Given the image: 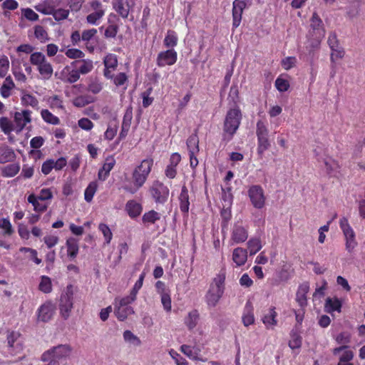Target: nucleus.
<instances>
[{
    "mask_svg": "<svg viewBox=\"0 0 365 365\" xmlns=\"http://www.w3.org/2000/svg\"><path fill=\"white\" fill-rule=\"evenodd\" d=\"M277 316V314L275 312V307H272L269 309V313L265 314L262 318V322L267 327L275 326L277 323L276 319Z\"/></svg>",
    "mask_w": 365,
    "mask_h": 365,
    "instance_id": "44",
    "label": "nucleus"
},
{
    "mask_svg": "<svg viewBox=\"0 0 365 365\" xmlns=\"http://www.w3.org/2000/svg\"><path fill=\"white\" fill-rule=\"evenodd\" d=\"M309 291V284L304 282L299 284L296 293V302L301 308H304L307 305V294Z\"/></svg>",
    "mask_w": 365,
    "mask_h": 365,
    "instance_id": "17",
    "label": "nucleus"
},
{
    "mask_svg": "<svg viewBox=\"0 0 365 365\" xmlns=\"http://www.w3.org/2000/svg\"><path fill=\"white\" fill-rule=\"evenodd\" d=\"M41 115L43 120L47 123L51 125H58L60 123L59 118L57 116L54 115L48 109L41 110Z\"/></svg>",
    "mask_w": 365,
    "mask_h": 365,
    "instance_id": "48",
    "label": "nucleus"
},
{
    "mask_svg": "<svg viewBox=\"0 0 365 365\" xmlns=\"http://www.w3.org/2000/svg\"><path fill=\"white\" fill-rule=\"evenodd\" d=\"M180 351L189 358L194 360L202 361L204 360L200 354V350L197 347L191 346L190 345L183 344L180 346Z\"/></svg>",
    "mask_w": 365,
    "mask_h": 365,
    "instance_id": "32",
    "label": "nucleus"
},
{
    "mask_svg": "<svg viewBox=\"0 0 365 365\" xmlns=\"http://www.w3.org/2000/svg\"><path fill=\"white\" fill-rule=\"evenodd\" d=\"M178 38L177 34L173 30H168L165 36L163 44L168 49H173L177 46Z\"/></svg>",
    "mask_w": 365,
    "mask_h": 365,
    "instance_id": "39",
    "label": "nucleus"
},
{
    "mask_svg": "<svg viewBox=\"0 0 365 365\" xmlns=\"http://www.w3.org/2000/svg\"><path fill=\"white\" fill-rule=\"evenodd\" d=\"M21 167L19 163H11L0 168L1 175L4 178H13L20 171Z\"/></svg>",
    "mask_w": 365,
    "mask_h": 365,
    "instance_id": "33",
    "label": "nucleus"
},
{
    "mask_svg": "<svg viewBox=\"0 0 365 365\" xmlns=\"http://www.w3.org/2000/svg\"><path fill=\"white\" fill-rule=\"evenodd\" d=\"M160 219V214L152 210L145 212L142 217L144 224H154Z\"/></svg>",
    "mask_w": 365,
    "mask_h": 365,
    "instance_id": "45",
    "label": "nucleus"
},
{
    "mask_svg": "<svg viewBox=\"0 0 365 365\" xmlns=\"http://www.w3.org/2000/svg\"><path fill=\"white\" fill-rule=\"evenodd\" d=\"M315 155L318 161H322L324 164L326 173L329 178L339 179L341 176V165L338 160L331 156L322 158L317 150H314Z\"/></svg>",
    "mask_w": 365,
    "mask_h": 365,
    "instance_id": "8",
    "label": "nucleus"
},
{
    "mask_svg": "<svg viewBox=\"0 0 365 365\" xmlns=\"http://www.w3.org/2000/svg\"><path fill=\"white\" fill-rule=\"evenodd\" d=\"M225 269L221 270L220 272L213 279L205 296L206 302L209 306L215 307L221 298L225 290Z\"/></svg>",
    "mask_w": 365,
    "mask_h": 365,
    "instance_id": "3",
    "label": "nucleus"
},
{
    "mask_svg": "<svg viewBox=\"0 0 365 365\" xmlns=\"http://www.w3.org/2000/svg\"><path fill=\"white\" fill-rule=\"evenodd\" d=\"M22 16L30 21H36L38 20V14L30 8L21 9Z\"/></svg>",
    "mask_w": 365,
    "mask_h": 365,
    "instance_id": "61",
    "label": "nucleus"
},
{
    "mask_svg": "<svg viewBox=\"0 0 365 365\" xmlns=\"http://www.w3.org/2000/svg\"><path fill=\"white\" fill-rule=\"evenodd\" d=\"M7 343L9 351L13 355L17 354L23 350L22 336L19 331H9L7 334Z\"/></svg>",
    "mask_w": 365,
    "mask_h": 365,
    "instance_id": "13",
    "label": "nucleus"
},
{
    "mask_svg": "<svg viewBox=\"0 0 365 365\" xmlns=\"http://www.w3.org/2000/svg\"><path fill=\"white\" fill-rule=\"evenodd\" d=\"M0 128L6 134L9 135L14 130V125L6 117L0 118Z\"/></svg>",
    "mask_w": 365,
    "mask_h": 365,
    "instance_id": "54",
    "label": "nucleus"
},
{
    "mask_svg": "<svg viewBox=\"0 0 365 365\" xmlns=\"http://www.w3.org/2000/svg\"><path fill=\"white\" fill-rule=\"evenodd\" d=\"M262 242L259 237L251 238L247 242V248L250 255L257 254L262 249Z\"/></svg>",
    "mask_w": 365,
    "mask_h": 365,
    "instance_id": "43",
    "label": "nucleus"
},
{
    "mask_svg": "<svg viewBox=\"0 0 365 365\" xmlns=\"http://www.w3.org/2000/svg\"><path fill=\"white\" fill-rule=\"evenodd\" d=\"M310 27L312 29L313 35L315 36V40L319 43L325 35V29L322 20L316 12L312 14L310 19Z\"/></svg>",
    "mask_w": 365,
    "mask_h": 365,
    "instance_id": "15",
    "label": "nucleus"
},
{
    "mask_svg": "<svg viewBox=\"0 0 365 365\" xmlns=\"http://www.w3.org/2000/svg\"><path fill=\"white\" fill-rule=\"evenodd\" d=\"M113 8L123 19H127L130 12L128 0H113Z\"/></svg>",
    "mask_w": 365,
    "mask_h": 365,
    "instance_id": "24",
    "label": "nucleus"
},
{
    "mask_svg": "<svg viewBox=\"0 0 365 365\" xmlns=\"http://www.w3.org/2000/svg\"><path fill=\"white\" fill-rule=\"evenodd\" d=\"M21 104L24 106H31L36 109L38 108L39 103L38 99L34 96L25 91H21Z\"/></svg>",
    "mask_w": 365,
    "mask_h": 365,
    "instance_id": "35",
    "label": "nucleus"
},
{
    "mask_svg": "<svg viewBox=\"0 0 365 365\" xmlns=\"http://www.w3.org/2000/svg\"><path fill=\"white\" fill-rule=\"evenodd\" d=\"M34 36L41 43H45L49 40L48 32L40 25L34 26Z\"/></svg>",
    "mask_w": 365,
    "mask_h": 365,
    "instance_id": "50",
    "label": "nucleus"
},
{
    "mask_svg": "<svg viewBox=\"0 0 365 365\" xmlns=\"http://www.w3.org/2000/svg\"><path fill=\"white\" fill-rule=\"evenodd\" d=\"M65 55L74 61L81 60L85 56V53L78 48H68L66 51Z\"/></svg>",
    "mask_w": 365,
    "mask_h": 365,
    "instance_id": "58",
    "label": "nucleus"
},
{
    "mask_svg": "<svg viewBox=\"0 0 365 365\" xmlns=\"http://www.w3.org/2000/svg\"><path fill=\"white\" fill-rule=\"evenodd\" d=\"M160 296V301L163 306V309L166 312H170L172 309V301L170 297V292L163 294Z\"/></svg>",
    "mask_w": 365,
    "mask_h": 365,
    "instance_id": "62",
    "label": "nucleus"
},
{
    "mask_svg": "<svg viewBox=\"0 0 365 365\" xmlns=\"http://www.w3.org/2000/svg\"><path fill=\"white\" fill-rule=\"evenodd\" d=\"M199 319V313L197 310H192L189 312L188 316L185 319V323L189 329L195 328Z\"/></svg>",
    "mask_w": 365,
    "mask_h": 365,
    "instance_id": "46",
    "label": "nucleus"
},
{
    "mask_svg": "<svg viewBox=\"0 0 365 365\" xmlns=\"http://www.w3.org/2000/svg\"><path fill=\"white\" fill-rule=\"evenodd\" d=\"M76 63L73 61L70 65L66 66L59 73V79L66 83H74L80 79Z\"/></svg>",
    "mask_w": 365,
    "mask_h": 365,
    "instance_id": "11",
    "label": "nucleus"
},
{
    "mask_svg": "<svg viewBox=\"0 0 365 365\" xmlns=\"http://www.w3.org/2000/svg\"><path fill=\"white\" fill-rule=\"evenodd\" d=\"M178 60V53L174 49H168L160 51L156 58V64L158 67L174 65Z\"/></svg>",
    "mask_w": 365,
    "mask_h": 365,
    "instance_id": "14",
    "label": "nucleus"
},
{
    "mask_svg": "<svg viewBox=\"0 0 365 365\" xmlns=\"http://www.w3.org/2000/svg\"><path fill=\"white\" fill-rule=\"evenodd\" d=\"M53 19L57 21H61L66 19L69 15V10L64 9H58L53 11L51 13Z\"/></svg>",
    "mask_w": 365,
    "mask_h": 365,
    "instance_id": "60",
    "label": "nucleus"
},
{
    "mask_svg": "<svg viewBox=\"0 0 365 365\" xmlns=\"http://www.w3.org/2000/svg\"><path fill=\"white\" fill-rule=\"evenodd\" d=\"M71 285L68 286L65 294H61L59 303L60 313L65 319H68L73 309V292Z\"/></svg>",
    "mask_w": 365,
    "mask_h": 365,
    "instance_id": "9",
    "label": "nucleus"
},
{
    "mask_svg": "<svg viewBox=\"0 0 365 365\" xmlns=\"http://www.w3.org/2000/svg\"><path fill=\"white\" fill-rule=\"evenodd\" d=\"M186 144L189 153H199V138L197 136V130L195 131V133L188 137Z\"/></svg>",
    "mask_w": 365,
    "mask_h": 365,
    "instance_id": "38",
    "label": "nucleus"
},
{
    "mask_svg": "<svg viewBox=\"0 0 365 365\" xmlns=\"http://www.w3.org/2000/svg\"><path fill=\"white\" fill-rule=\"evenodd\" d=\"M227 202V196L225 188L222 187V201L221 205H218L219 208L220 209V215L222 219L221 227H222V232L223 234L225 233L227 230V225L228 222V212L227 209L225 207V205L224 202Z\"/></svg>",
    "mask_w": 365,
    "mask_h": 365,
    "instance_id": "23",
    "label": "nucleus"
},
{
    "mask_svg": "<svg viewBox=\"0 0 365 365\" xmlns=\"http://www.w3.org/2000/svg\"><path fill=\"white\" fill-rule=\"evenodd\" d=\"M256 135L257 138V155L260 158H262L264 153L271 146L269 139V130L266 121L259 120L257 122Z\"/></svg>",
    "mask_w": 365,
    "mask_h": 365,
    "instance_id": "4",
    "label": "nucleus"
},
{
    "mask_svg": "<svg viewBox=\"0 0 365 365\" xmlns=\"http://www.w3.org/2000/svg\"><path fill=\"white\" fill-rule=\"evenodd\" d=\"M27 201L33 205L34 211L40 215L46 212L48 207V203L40 202V199H38L34 193H31L28 196Z\"/></svg>",
    "mask_w": 365,
    "mask_h": 365,
    "instance_id": "30",
    "label": "nucleus"
},
{
    "mask_svg": "<svg viewBox=\"0 0 365 365\" xmlns=\"http://www.w3.org/2000/svg\"><path fill=\"white\" fill-rule=\"evenodd\" d=\"M331 53L330 56V60L332 64V67H335V61L338 59H341L345 54V51L341 46H338L337 48H334L331 49Z\"/></svg>",
    "mask_w": 365,
    "mask_h": 365,
    "instance_id": "56",
    "label": "nucleus"
},
{
    "mask_svg": "<svg viewBox=\"0 0 365 365\" xmlns=\"http://www.w3.org/2000/svg\"><path fill=\"white\" fill-rule=\"evenodd\" d=\"M73 61L76 63L77 70L80 76L86 75L91 73L94 68L93 61L89 58H83L81 60H76Z\"/></svg>",
    "mask_w": 365,
    "mask_h": 365,
    "instance_id": "26",
    "label": "nucleus"
},
{
    "mask_svg": "<svg viewBox=\"0 0 365 365\" xmlns=\"http://www.w3.org/2000/svg\"><path fill=\"white\" fill-rule=\"evenodd\" d=\"M16 158L14 150L8 145L0 146V164L11 163Z\"/></svg>",
    "mask_w": 365,
    "mask_h": 365,
    "instance_id": "25",
    "label": "nucleus"
},
{
    "mask_svg": "<svg viewBox=\"0 0 365 365\" xmlns=\"http://www.w3.org/2000/svg\"><path fill=\"white\" fill-rule=\"evenodd\" d=\"M93 102H94V98L89 95H81L72 100L73 105L77 108L85 107Z\"/></svg>",
    "mask_w": 365,
    "mask_h": 365,
    "instance_id": "40",
    "label": "nucleus"
},
{
    "mask_svg": "<svg viewBox=\"0 0 365 365\" xmlns=\"http://www.w3.org/2000/svg\"><path fill=\"white\" fill-rule=\"evenodd\" d=\"M105 11H93L86 16V21L91 25H97L105 15Z\"/></svg>",
    "mask_w": 365,
    "mask_h": 365,
    "instance_id": "53",
    "label": "nucleus"
},
{
    "mask_svg": "<svg viewBox=\"0 0 365 365\" xmlns=\"http://www.w3.org/2000/svg\"><path fill=\"white\" fill-rule=\"evenodd\" d=\"M123 338L125 341L132 343L135 346H140L141 344L140 339L130 330H125L123 332Z\"/></svg>",
    "mask_w": 365,
    "mask_h": 365,
    "instance_id": "64",
    "label": "nucleus"
},
{
    "mask_svg": "<svg viewBox=\"0 0 365 365\" xmlns=\"http://www.w3.org/2000/svg\"><path fill=\"white\" fill-rule=\"evenodd\" d=\"M336 342L340 345H348L351 341V334L348 331H343L334 336Z\"/></svg>",
    "mask_w": 365,
    "mask_h": 365,
    "instance_id": "49",
    "label": "nucleus"
},
{
    "mask_svg": "<svg viewBox=\"0 0 365 365\" xmlns=\"http://www.w3.org/2000/svg\"><path fill=\"white\" fill-rule=\"evenodd\" d=\"M98 230L101 232V233L103 235L105 242L106 244H110L112 238H113V233L110 229V227L108 226V225L105 223H100L98 225Z\"/></svg>",
    "mask_w": 365,
    "mask_h": 365,
    "instance_id": "57",
    "label": "nucleus"
},
{
    "mask_svg": "<svg viewBox=\"0 0 365 365\" xmlns=\"http://www.w3.org/2000/svg\"><path fill=\"white\" fill-rule=\"evenodd\" d=\"M115 164V160L113 156L106 158L103 166L98 170V179L101 181H105L109 176L110 172Z\"/></svg>",
    "mask_w": 365,
    "mask_h": 365,
    "instance_id": "18",
    "label": "nucleus"
},
{
    "mask_svg": "<svg viewBox=\"0 0 365 365\" xmlns=\"http://www.w3.org/2000/svg\"><path fill=\"white\" fill-rule=\"evenodd\" d=\"M114 305V314L116 318L120 322H123L128 316L134 314L133 308L130 306L123 307L117 304Z\"/></svg>",
    "mask_w": 365,
    "mask_h": 365,
    "instance_id": "31",
    "label": "nucleus"
},
{
    "mask_svg": "<svg viewBox=\"0 0 365 365\" xmlns=\"http://www.w3.org/2000/svg\"><path fill=\"white\" fill-rule=\"evenodd\" d=\"M30 62L32 65L37 66V70L43 80H48L51 78L53 73V66L41 52L31 53Z\"/></svg>",
    "mask_w": 365,
    "mask_h": 365,
    "instance_id": "5",
    "label": "nucleus"
},
{
    "mask_svg": "<svg viewBox=\"0 0 365 365\" xmlns=\"http://www.w3.org/2000/svg\"><path fill=\"white\" fill-rule=\"evenodd\" d=\"M339 227L344 237L345 249L349 254H351L358 245L356 233L346 217L340 219Z\"/></svg>",
    "mask_w": 365,
    "mask_h": 365,
    "instance_id": "7",
    "label": "nucleus"
},
{
    "mask_svg": "<svg viewBox=\"0 0 365 365\" xmlns=\"http://www.w3.org/2000/svg\"><path fill=\"white\" fill-rule=\"evenodd\" d=\"M225 269L221 270L220 272L213 279L205 296L206 302L209 306L215 307L221 298L225 290Z\"/></svg>",
    "mask_w": 365,
    "mask_h": 365,
    "instance_id": "2",
    "label": "nucleus"
},
{
    "mask_svg": "<svg viewBox=\"0 0 365 365\" xmlns=\"http://www.w3.org/2000/svg\"><path fill=\"white\" fill-rule=\"evenodd\" d=\"M247 259V251L245 249L238 247L234 250L232 254V260L237 266L245 264Z\"/></svg>",
    "mask_w": 365,
    "mask_h": 365,
    "instance_id": "34",
    "label": "nucleus"
},
{
    "mask_svg": "<svg viewBox=\"0 0 365 365\" xmlns=\"http://www.w3.org/2000/svg\"><path fill=\"white\" fill-rule=\"evenodd\" d=\"M41 292L48 294L52 292V282L49 277L43 275L41 277V282L38 285Z\"/></svg>",
    "mask_w": 365,
    "mask_h": 365,
    "instance_id": "47",
    "label": "nucleus"
},
{
    "mask_svg": "<svg viewBox=\"0 0 365 365\" xmlns=\"http://www.w3.org/2000/svg\"><path fill=\"white\" fill-rule=\"evenodd\" d=\"M302 344V337L297 331L292 330L290 333V340L288 345L290 349H299Z\"/></svg>",
    "mask_w": 365,
    "mask_h": 365,
    "instance_id": "42",
    "label": "nucleus"
},
{
    "mask_svg": "<svg viewBox=\"0 0 365 365\" xmlns=\"http://www.w3.org/2000/svg\"><path fill=\"white\" fill-rule=\"evenodd\" d=\"M34 168L32 166H29V165H24L21 173L19 176H18L14 180H18L20 178L24 179H30L34 176Z\"/></svg>",
    "mask_w": 365,
    "mask_h": 365,
    "instance_id": "59",
    "label": "nucleus"
},
{
    "mask_svg": "<svg viewBox=\"0 0 365 365\" xmlns=\"http://www.w3.org/2000/svg\"><path fill=\"white\" fill-rule=\"evenodd\" d=\"M67 248V255L70 259L73 260L76 258L79 252L78 240L74 237H69L66 242Z\"/></svg>",
    "mask_w": 365,
    "mask_h": 365,
    "instance_id": "27",
    "label": "nucleus"
},
{
    "mask_svg": "<svg viewBox=\"0 0 365 365\" xmlns=\"http://www.w3.org/2000/svg\"><path fill=\"white\" fill-rule=\"evenodd\" d=\"M247 0H235L232 3V26L237 28L242 20L243 10L247 6Z\"/></svg>",
    "mask_w": 365,
    "mask_h": 365,
    "instance_id": "16",
    "label": "nucleus"
},
{
    "mask_svg": "<svg viewBox=\"0 0 365 365\" xmlns=\"http://www.w3.org/2000/svg\"><path fill=\"white\" fill-rule=\"evenodd\" d=\"M125 210L130 218L135 219L140 215L143 205L135 200H130L126 202Z\"/></svg>",
    "mask_w": 365,
    "mask_h": 365,
    "instance_id": "21",
    "label": "nucleus"
},
{
    "mask_svg": "<svg viewBox=\"0 0 365 365\" xmlns=\"http://www.w3.org/2000/svg\"><path fill=\"white\" fill-rule=\"evenodd\" d=\"M247 237V230L242 225H235L232 230V240L236 243H240L246 241Z\"/></svg>",
    "mask_w": 365,
    "mask_h": 365,
    "instance_id": "28",
    "label": "nucleus"
},
{
    "mask_svg": "<svg viewBox=\"0 0 365 365\" xmlns=\"http://www.w3.org/2000/svg\"><path fill=\"white\" fill-rule=\"evenodd\" d=\"M9 68V61L7 56H2L0 58V78L6 76Z\"/></svg>",
    "mask_w": 365,
    "mask_h": 365,
    "instance_id": "63",
    "label": "nucleus"
},
{
    "mask_svg": "<svg viewBox=\"0 0 365 365\" xmlns=\"http://www.w3.org/2000/svg\"><path fill=\"white\" fill-rule=\"evenodd\" d=\"M104 66L114 71L118 66V59L115 54L109 53L106 56L103 60Z\"/></svg>",
    "mask_w": 365,
    "mask_h": 365,
    "instance_id": "55",
    "label": "nucleus"
},
{
    "mask_svg": "<svg viewBox=\"0 0 365 365\" xmlns=\"http://www.w3.org/2000/svg\"><path fill=\"white\" fill-rule=\"evenodd\" d=\"M98 184L96 180L91 181L84 191V199L87 202H91L98 190Z\"/></svg>",
    "mask_w": 365,
    "mask_h": 365,
    "instance_id": "41",
    "label": "nucleus"
},
{
    "mask_svg": "<svg viewBox=\"0 0 365 365\" xmlns=\"http://www.w3.org/2000/svg\"><path fill=\"white\" fill-rule=\"evenodd\" d=\"M154 160L151 157L143 159L139 165L135 166L132 172L131 178H125L129 184L123 185V189L130 194L136 193L146 182L153 167Z\"/></svg>",
    "mask_w": 365,
    "mask_h": 365,
    "instance_id": "1",
    "label": "nucleus"
},
{
    "mask_svg": "<svg viewBox=\"0 0 365 365\" xmlns=\"http://www.w3.org/2000/svg\"><path fill=\"white\" fill-rule=\"evenodd\" d=\"M31 122V111L29 110H23L20 112L16 111L14 114V131L16 133L21 132L28 123Z\"/></svg>",
    "mask_w": 365,
    "mask_h": 365,
    "instance_id": "12",
    "label": "nucleus"
},
{
    "mask_svg": "<svg viewBox=\"0 0 365 365\" xmlns=\"http://www.w3.org/2000/svg\"><path fill=\"white\" fill-rule=\"evenodd\" d=\"M242 322L245 327H248L255 322L253 307L250 302H247L245 304L242 315Z\"/></svg>",
    "mask_w": 365,
    "mask_h": 365,
    "instance_id": "37",
    "label": "nucleus"
},
{
    "mask_svg": "<svg viewBox=\"0 0 365 365\" xmlns=\"http://www.w3.org/2000/svg\"><path fill=\"white\" fill-rule=\"evenodd\" d=\"M148 192L157 205H164L168 200L170 190L163 182L155 180L149 187Z\"/></svg>",
    "mask_w": 365,
    "mask_h": 365,
    "instance_id": "6",
    "label": "nucleus"
},
{
    "mask_svg": "<svg viewBox=\"0 0 365 365\" xmlns=\"http://www.w3.org/2000/svg\"><path fill=\"white\" fill-rule=\"evenodd\" d=\"M248 196L252 205L257 209H262L265 205L266 197L262 187L258 185L250 187Z\"/></svg>",
    "mask_w": 365,
    "mask_h": 365,
    "instance_id": "10",
    "label": "nucleus"
},
{
    "mask_svg": "<svg viewBox=\"0 0 365 365\" xmlns=\"http://www.w3.org/2000/svg\"><path fill=\"white\" fill-rule=\"evenodd\" d=\"M0 228L4 230V235L11 236L14 233V229L9 217L0 218Z\"/></svg>",
    "mask_w": 365,
    "mask_h": 365,
    "instance_id": "51",
    "label": "nucleus"
},
{
    "mask_svg": "<svg viewBox=\"0 0 365 365\" xmlns=\"http://www.w3.org/2000/svg\"><path fill=\"white\" fill-rule=\"evenodd\" d=\"M180 210L185 215H187L190 208V197L188 190L185 185L181 188V192L178 197Z\"/></svg>",
    "mask_w": 365,
    "mask_h": 365,
    "instance_id": "22",
    "label": "nucleus"
},
{
    "mask_svg": "<svg viewBox=\"0 0 365 365\" xmlns=\"http://www.w3.org/2000/svg\"><path fill=\"white\" fill-rule=\"evenodd\" d=\"M27 201L33 205L34 211L40 215L46 212L48 207V203L40 202V199H38L34 193H31L28 196Z\"/></svg>",
    "mask_w": 365,
    "mask_h": 365,
    "instance_id": "29",
    "label": "nucleus"
},
{
    "mask_svg": "<svg viewBox=\"0 0 365 365\" xmlns=\"http://www.w3.org/2000/svg\"><path fill=\"white\" fill-rule=\"evenodd\" d=\"M48 102L51 109H64L63 101L62 98L58 95H54L53 96L49 97V98L48 99Z\"/></svg>",
    "mask_w": 365,
    "mask_h": 365,
    "instance_id": "52",
    "label": "nucleus"
},
{
    "mask_svg": "<svg viewBox=\"0 0 365 365\" xmlns=\"http://www.w3.org/2000/svg\"><path fill=\"white\" fill-rule=\"evenodd\" d=\"M53 312L54 309L51 304L45 303L42 304L37 310L38 321L48 322L52 318Z\"/></svg>",
    "mask_w": 365,
    "mask_h": 365,
    "instance_id": "20",
    "label": "nucleus"
},
{
    "mask_svg": "<svg viewBox=\"0 0 365 365\" xmlns=\"http://www.w3.org/2000/svg\"><path fill=\"white\" fill-rule=\"evenodd\" d=\"M342 303L337 297H328L325 302L326 312L331 313L333 312H341Z\"/></svg>",
    "mask_w": 365,
    "mask_h": 365,
    "instance_id": "36",
    "label": "nucleus"
},
{
    "mask_svg": "<svg viewBox=\"0 0 365 365\" xmlns=\"http://www.w3.org/2000/svg\"><path fill=\"white\" fill-rule=\"evenodd\" d=\"M242 120V113L240 108L230 110V135H233L238 129Z\"/></svg>",
    "mask_w": 365,
    "mask_h": 365,
    "instance_id": "19",
    "label": "nucleus"
}]
</instances>
